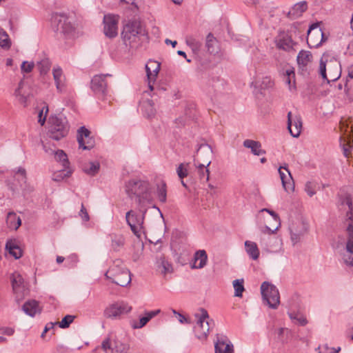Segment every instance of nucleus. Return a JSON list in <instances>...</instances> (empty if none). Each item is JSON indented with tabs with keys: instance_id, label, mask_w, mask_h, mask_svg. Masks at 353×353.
<instances>
[{
	"instance_id": "41",
	"label": "nucleus",
	"mask_w": 353,
	"mask_h": 353,
	"mask_svg": "<svg viewBox=\"0 0 353 353\" xmlns=\"http://www.w3.org/2000/svg\"><path fill=\"white\" fill-rule=\"evenodd\" d=\"M243 283V279H236L233 281L232 284L234 289V296L242 297L243 292L245 290Z\"/></svg>"
},
{
	"instance_id": "18",
	"label": "nucleus",
	"mask_w": 353,
	"mask_h": 353,
	"mask_svg": "<svg viewBox=\"0 0 353 353\" xmlns=\"http://www.w3.org/2000/svg\"><path fill=\"white\" fill-rule=\"evenodd\" d=\"M77 141L79 148L83 150H90L94 146V140L90 137V132L84 126L77 131Z\"/></svg>"
},
{
	"instance_id": "36",
	"label": "nucleus",
	"mask_w": 353,
	"mask_h": 353,
	"mask_svg": "<svg viewBox=\"0 0 353 353\" xmlns=\"http://www.w3.org/2000/svg\"><path fill=\"white\" fill-rule=\"evenodd\" d=\"M157 196L159 201L165 203L167 201V185L165 182L161 181L157 185Z\"/></svg>"
},
{
	"instance_id": "51",
	"label": "nucleus",
	"mask_w": 353,
	"mask_h": 353,
	"mask_svg": "<svg viewBox=\"0 0 353 353\" xmlns=\"http://www.w3.org/2000/svg\"><path fill=\"white\" fill-rule=\"evenodd\" d=\"M48 112V105L43 106L42 108V109L39 112L38 122L41 125H43L45 122H46V116H47Z\"/></svg>"
},
{
	"instance_id": "23",
	"label": "nucleus",
	"mask_w": 353,
	"mask_h": 353,
	"mask_svg": "<svg viewBox=\"0 0 353 353\" xmlns=\"http://www.w3.org/2000/svg\"><path fill=\"white\" fill-rule=\"evenodd\" d=\"M52 74L57 92L59 93L64 92L66 89V79L62 69L59 66L54 67Z\"/></svg>"
},
{
	"instance_id": "15",
	"label": "nucleus",
	"mask_w": 353,
	"mask_h": 353,
	"mask_svg": "<svg viewBox=\"0 0 353 353\" xmlns=\"http://www.w3.org/2000/svg\"><path fill=\"white\" fill-rule=\"evenodd\" d=\"M12 290L18 300L22 299L28 292L27 285L22 276L14 272L11 276Z\"/></svg>"
},
{
	"instance_id": "54",
	"label": "nucleus",
	"mask_w": 353,
	"mask_h": 353,
	"mask_svg": "<svg viewBox=\"0 0 353 353\" xmlns=\"http://www.w3.org/2000/svg\"><path fill=\"white\" fill-rule=\"evenodd\" d=\"M352 143L350 141L343 143V151L345 157H348L352 149Z\"/></svg>"
},
{
	"instance_id": "24",
	"label": "nucleus",
	"mask_w": 353,
	"mask_h": 353,
	"mask_svg": "<svg viewBox=\"0 0 353 353\" xmlns=\"http://www.w3.org/2000/svg\"><path fill=\"white\" fill-rule=\"evenodd\" d=\"M106 75H95L91 81V89L96 94H104L107 87Z\"/></svg>"
},
{
	"instance_id": "59",
	"label": "nucleus",
	"mask_w": 353,
	"mask_h": 353,
	"mask_svg": "<svg viewBox=\"0 0 353 353\" xmlns=\"http://www.w3.org/2000/svg\"><path fill=\"white\" fill-rule=\"evenodd\" d=\"M79 215L83 219V220H84L85 221H88L90 219L88 213L83 204L81 205V210L79 212Z\"/></svg>"
},
{
	"instance_id": "58",
	"label": "nucleus",
	"mask_w": 353,
	"mask_h": 353,
	"mask_svg": "<svg viewBox=\"0 0 353 353\" xmlns=\"http://www.w3.org/2000/svg\"><path fill=\"white\" fill-rule=\"evenodd\" d=\"M288 330L286 328L280 327L275 330V335L280 341H283V335L285 332H288Z\"/></svg>"
},
{
	"instance_id": "40",
	"label": "nucleus",
	"mask_w": 353,
	"mask_h": 353,
	"mask_svg": "<svg viewBox=\"0 0 353 353\" xmlns=\"http://www.w3.org/2000/svg\"><path fill=\"white\" fill-rule=\"evenodd\" d=\"M37 68L41 74H46L50 70L51 62L48 57H44L37 62Z\"/></svg>"
},
{
	"instance_id": "19",
	"label": "nucleus",
	"mask_w": 353,
	"mask_h": 353,
	"mask_svg": "<svg viewBox=\"0 0 353 353\" xmlns=\"http://www.w3.org/2000/svg\"><path fill=\"white\" fill-rule=\"evenodd\" d=\"M77 141L79 148L83 150H90L94 146V140L90 137V132L84 126L77 131Z\"/></svg>"
},
{
	"instance_id": "25",
	"label": "nucleus",
	"mask_w": 353,
	"mask_h": 353,
	"mask_svg": "<svg viewBox=\"0 0 353 353\" xmlns=\"http://www.w3.org/2000/svg\"><path fill=\"white\" fill-rule=\"evenodd\" d=\"M155 265L157 270L163 275H166L173 272L172 265L163 255L157 259Z\"/></svg>"
},
{
	"instance_id": "55",
	"label": "nucleus",
	"mask_w": 353,
	"mask_h": 353,
	"mask_svg": "<svg viewBox=\"0 0 353 353\" xmlns=\"http://www.w3.org/2000/svg\"><path fill=\"white\" fill-rule=\"evenodd\" d=\"M33 62L23 61L21 64V69L23 72H30L34 68Z\"/></svg>"
},
{
	"instance_id": "11",
	"label": "nucleus",
	"mask_w": 353,
	"mask_h": 353,
	"mask_svg": "<svg viewBox=\"0 0 353 353\" xmlns=\"http://www.w3.org/2000/svg\"><path fill=\"white\" fill-rule=\"evenodd\" d=\"M52 23L56 26L57 31L64 34L66 37H70L74 28L69 17L62 13H57L52 17Z\"/></svg>"
},
{
	"instance_id": "34",
	"label": "nucleus",
	"mask_w": 353,
	"mask_h": 353,
	"mask_svg": "<svg viewBox=\"0 0 353 353\" xmlns=\"http://www.w3.org/2000/svg\"><path fill=\"white\" fill-rule=\"evenodd\" d=\"M245 247L246 252L250 258L253 260L258 259L259 256V250L256 243L250 241H246L245 242Z\"/></svg>"
},
{
	"instance_id": "61",
	"label": "nucleus",
	"mask_w": 353,
	"mask_h": 353,
	"mask_svg": "<svg viewBox=\"0 0 353 353\" xmlns=\"http://www.w3.org/2000/svg\"><path fill=\"white\" fill-rule=\"evenodd\" d=\"M57 324V322H55V323H52V322H50V323H48L46 326H45V328H44V332H47L51 330H53L54 326Z\"/></svg>"
},
{
	"instance_id": "27",
	"label": "nucleus",
	"mask_w": 353,
	"mask_h": 353,
	"mask_svg": "<svg viewBox=\"0 0 353 353\" xmlns=\"http://www.w3.org/2000/svg\"><path fill=\"white\" fill-rule=\"evenodd\" d=\"M208 261V255L204 250L196 251L194 255V263L191 265L192 269H201L204 268Z\"/></svg>"
},
{
	"instance_id": "44",
	"label": "nucleus",
	"mask_w": 353,
	"mask_h": 353,
	"mask_svg": "<svg viewBox=\"0 0 353 353\" xmlns=\"http://www.w3.org/2000/svg\"><path fill=\"white\" fill-rule=\"evenodd\" d=\"M319 188L318 183L315 181H307L305 185V191L309 196H312L316 193Z\"/></svg>"
},
{
	"instance_id": "7",
	"label": "nucleus",
	"mask_w": 353,
	"mask_h": 353,
	"mask_svg": "<svg viewBox=\"0 0 353 353\" xmlns=\"http://www.w3.org/2000/svg\"><path fill=\"white\" fill-rule=\"evenodd\" d=\"M141 25L137 21H130L123 27L121 32L123 41L126 46L134 48L139 41Z\"/></svg>"
},
{
	"instance_id": "50",
	"label": "nucleus",
	"mask_w": 353,
	"mask_h": 353,
	"mask_svg": "<svg viewBox=\"0 0 353 353\" xmlns=\"http://www.w3.org/2000/svg\"><path fill=\"white\" fill-rule=\"evenodd\" d=\"M74 319V316L66 315L58 323H59V325L60 327L67 328L73 322Z\"/></svg>"
},
{
	"instance_id": "35",
	"label": "nucleus",
	"mask_w": 353,
	"mask_h": 353,
	"mask_svg": "<svg viewBox=\"0 0 353 353\" xmlns=\"http://www.w3.org/2000/svg\"><path fill=\"white\" fill-rule=\"evenodd\" d=\"M312 61V55L310 51L301 50L297 56V63L300 66L305 67Z\"/></svg>"
},
{
	"instance_id": "30",
	"label": "nucleus",
	"mask_w": 353,
	"mask_h": 353,
	"mask_svg": "<svg viewBox=\"0 0 353 353\" xmlns=\"http://www.w3.org/2000/svg\"><path fill=\"white\" fill-rule=\"evenodd\" d=\"M243 146L250 149L254 155L259 156L265 154V151L261 148V144L259 141L246 139L243 141Z\"/></svg>"
},
{
	"instance_id": "45",
	"label": "nucleus",
	"mask_w": 353,
	"mask_h": 353,
	"mask_svg": "<svg viewBox=\"0 0 353 353\" xmlns=\"http://www.w3.org/2000/svg\"><path fill=\"white\" fill-rule=\"evenodd\" d=\"M125 243L124 237L122 235H114L112 239V247L114 250H118Z\"/></svg>"
},
{
	"instance_id": "3",
	"label": "nucleus",
	"mask_w": 353,
	"mask_h": 353,
	"mask_svg": "<svg viewBox=\"0 0 353 353\" xmlns=\"http://www.w3.org/2000/svg\"><path fill=\"white\" fill-rule=\"evenodd\" d=\"M319 74L327 83L336 81L341 74L339 61L328 53H324L320 61Z\"/></svg>"
},
{
	"instance_id": "53",
	"label": "nucleus",
	"mask_w": 353,
	"mask_h": 353,
	"mask_svg": "<svg viewBox=\"0 0 353 353\" xmlns=\"http://www.w3.org/2000/svg\"><path fill=\"white\" fill-rule=\"evenodd\" d=\"M172 312L174 314V316L176 318V319L181 323H182V324H183V323L190 324L191 323V320L189 318H188V317L185 316L184 315H183L182 314L176 312L174 310H172Z\"/></svg>"
},
{
	"instance_id": "4",
	"label": "nucleus",
	"mask_w": 353,
	"mask_h": 353,
	"mask_svg": "<svg viewBox=\"0 0 353 353\" xmlns=\"http://www.w3.org/2000/svg\"><path fill=\"white\" fill-rule=\"evenodd\" d=\"M105 276L112 283L122 287L128 285L131 281L130 271L123 265L122 262L119 260L114 262L113 265L108 269Z\"/></svg>"
},
{
	"instance_id": "52",
	"label": "nucleus",
	"mask_w": 353,
	"mask_h": 353,
	"mask_svg": "<svg viewBox=\"0 0 353 353\" xmlns=\"http://www.w3.org/2000/svg\"><path fill=\"white\" fill-rule=\"evenodd\" d=\"M319 353H338L341 350V347L335 349L330 347L327 344L319 347Z\"/></svg>"
},
{
	"instance_id": "21",
	"label": "nucleus",
	"mask_w": 353,
	"mask_h": 353,
	"mask_svg": "<svg viewBox=\"0 0 353 353\" xmlns=\"http://www.w3.org/2000/svg\"><path fill=\"white\" fill-rule=\"evenodd\" d=\"M215 353H234L233 345L226 336L216 334L214 344Z\"/></svg>"
},
{
	"instance_id": "29",
	"label": "nucleus",
	"mask_w": 353,
	"mask_h": 353,
	"mask_svg": "<svg viewBox=\"0 0 353 353\" xmlns=\"http://www.w3.org/2000/svg\"><path fill=\"white\" fill-rule=\"evenodd\" d=\"M160 312V310H157L146 312L144 316L140 318L139 322L136 321L131 322L132 327L133 329H140L144 327L150 319L157 316Z\"/></svg>"
},
{
	"instance_id": "60",
	"label": "nucleus",
	"mask_w": 353,
	"mask_h": 353,
	"mask_svg": "<svg viewBox=\"0 0 353 353\" xmlns=\"http://www.w3.org/2000/svg\"><path fill=\"white\" fill-rule=\"evenodd\" d=\"M101 347L103 350L107 351L108 350L111 348L110 340V339H105L101 344Z\"/></svg>"
},
{
	"instance_id": "48",
	"label": "nucleus",
	"mask_w": 353,
	"mask_h": 353,
	"mask_svg": "<svg viewBox=\"0 0 353 353\" xmlns=\"http://www.w3.org/2000/svg\"><path fill=\"white\" fill-rule=\"evenodd\" d=\"M0 46L4 49H9L10 47L8 35L3 31H0Z\"/></svg>"
},
{
	"instance_id": "9",
	"label": "nucleus",
	"mask_w": 353,
	"mask_h": 353,
	"mask_svg": "<svg viewBox=\"0 0 353 353\" xmlns=\"http://www.w3.org/2000/svg\"><path fill=\"white\" fill-rule=\"evenodd\" d=\"M132 306L124 301H117L109 305L103 312L107 319H119L123 315L130 313Z\"/></svg>"
},
{
	"instance_id": "2",
	"label": "nucleus",
	"mask_w": 353,
	"mask_h": 353,
	"mask_svg": "<svg viewBox=\"0 0 353 353\" xmlns=\"http://www.w3.org/2000/svg\"><path fill=\"white\" fill-rule=\"evenodd\" d=\"M336 248L339 250V254L343 263L353 268V225L348 222L343 234L339 235L336 241Z\"/></svg>"
},
{
	"instance_id": "42",
	"label": "nucleus",
	"mask_w": 353,
	"mask_h": 353,
	"mask_svg": "<svg viewBox=\"0 0 353 353\" xmlns=\"http://www.w3.org/2000/svg\"><path fill=\"white\" fill-rule=\"evenodd\" d=\"M54 159L56 161H59L62 163L64 168H66L69 165L67 154L61 150H58L54 152Z\"/></svg>"
},
{
	"instance_id": "64",
	"label": "nucleus",
	"mask_w": 353,
	"mask_h": 353,
	"mask_svg": "<svg viewBox=\"0 0 353 353\" xmlns=\"http://www.w3.org/2000/svg\"><path fill=\"white\" fill-rule=\"evenodd\" d=\"M148 106L150 108V112L147 113V117L150 118L155 114V110L153 109L152 105L150 101L148 102Z\"/></svg>"
},
{
	"instance_id": "43",
	"label": "nucleus",
	"mask_w": 353,
	"mask_h": 353,
	"mask_svg": "<svg viewBox=\"0 0 353 353\" xmlns=\"http://www.w3.org/2000/svg\"><path fill=\"white\" fill-rule=\"evenodd\" d=\"M99 168L100 165L98 162H90L88 165L84 166L83 170L90 175H94L98 172Z\"/></svg>"
},
{
	"instance_id": "16",
	"label": "nucleus",
	"mask_w": 353,
	"mask_h": 353,
	"mask_svg": "<svg viewBox=\"0 0 353 353\" xmlns=\"http://www.w3.org/2000/svg\"><path fill=\"white\" fill-rule=\"evenodd\" d=\"M118 22L117 16L113 14H107L103 17V32L108 38H114L118 34Z\"/></svg>"
},
{
	"instance_id": "47",
	"label": "nucleus",
	"mask_w": 353,
	"mask_h": 353,
	"mask_svg": "<svg viewBox=\"0 0 353 353\" xmlns=\"http://www.w3.org/2000/svg\"><path fill=\"white\" fill-rule=\"evenodd\" d=\"M289 316L292 320L300 325L304 326L307 323V321L305 316L298 313H289Z\"/></svg>"
},
{
	"instance_id": "22",
	"label": "nucleus",
	"mask_w": 353,
	"mask_h": 353,
	"mask_svg": "<svg viewBox=\"0 0 353 353\" xmlns=\"http://www.w3.org/2000/svg\"><path fill=\"white\" fill-rule=\"evenodd\" d=\"M279 173L282 182L283 189L286 192L294 190V181L290 172L286 166H281L279 168Z\"/></svg>"
},
{
	"instance_id": "10",
	"label": "nucleus",
	"mask_w": 353,
	"mask_h": 353,
	"mask_svg": "<svg viewBox=\"0 0 353 353\" xmlns=\"http://www.w3.org/2000/svg\"><path fill=\"white\" fill-rule=\"evenodd\" d=\"M212 150L208 146L201 147L198 150V159H194V165L196 167L198 172L202 171L206 173L205 181H208L210 179V170L208 167L210 165Z\"/></svg>"
},
{
	"instance_id": "31",
	"label": "nucleus",
	"mask_w": 353,
	"mask_h": 353,
	"mask_svg": "<svg viewBox=\"0 0 353 353\" xmlns=\"http://www.w3.org/2000/svg\"><path fill=\"white\" fill-rule=\"evenodd\" d=\"M23 310L26 314L30 316H34L37 313H39L41 312L39 302L35 300L26 301L23 305Z\"/></svg>"
},
{
	"instance_id": "20",
	"label": "nucleus",
	"mask_w": 353,
	"mask_h": 353,
	"mask_svg": "<svg viewBox=\"0 0 353 353\" xmlns=\"http://www.w3.org/2000/svg\"><path fill=\"white\" fill-rule=\"evenodd\" d=\"M276 46L281 50L290 51L296 44L289 32H280L275 39Z\"/></svg>"
},
{
	"instance_id": "12",
	"label": "nucleus",
	"mask_w": 353,
	"mask_h": 353,
	"mask_svg": "<svg viewBox=\"0 0 353 353\" xmlns=\"http://www.w3.org/2000/svg\"><path fill=\"white\" fill-rule=\"evenodd\" d=\"M145 212L144 211L141 214H138L133 210H130L125 214V219L128 224L130 225L132 232L138 238H141L143 233Z\"/></svg>"
},
{
	"instance_id": "37",
	"label": "nucleus",
	"mask_w": 353,
	"mask_h": 353,
	"mask_svg": "<svg viewBox=\"0 0 353 353\" xmlns=\"http://www.w3.org/2000/svg\"><path fill=\"white\" fill-rule=\"evenodd\" d=\"M205 46L208 51L211 54H214L218 52L217 41L211 33H209L206 37Z\"/></svg>"
},
{
	"instance_id": "17",
	"label": "nucleus",
	"mask_w": 353,
	"mask_h": 353,
	"mask_svg": "<svg viewBox=\"0 0 353 353\" xmlns=\"http://www.w3.org/2000/svg\"><path fill=\"white\" fill-rule=\"evenodd\" d=\"M288 128L291 135L298 137L302 130V121L299 114H293L291 112L288 113Z\"/></svg>"
},
{
	"instance_id": "39",
	"label": "nucleus",
	"mask_w": 353,
	"mask_h": 353,
	"mask_svg": "<svg viewBox=\"0 0 353 353\" xmlns=\"http://www.w3.org/2000/svg\"><path fill=\"white\" fill-rule=\"evenodd\" d=\"M7 223L10 228L17 230L21 224V219L14 212H9L7 216Z\"/></svg>"
},
{
	"instance_id": "32",
	"label": "nucleus",
	"mask_w": 353,
	"mask_h": 353,
	"mask_svg": "<svg viewBox=\"0 0 353 353\" xmlns=\"http://www.w3.org/2000/svg\"><path fill=\"white\" fill-rule=\"evenodd\" d=\"M6 249L8 251L9 254L16 259L22 256V250L14 240L8 241L6 243Z\"/></svg>"
},
{
	"instance_id": "49",
	"label": "nucleus",
	"mask_w": 353,
	"mask_h": 353,
	"mask_svg": "<svg viewBox=\"0 0 353 353\" xmlns=\"http://www.w3.org/2000/svg\"><path fill=\"white\" fill-rule=\"evenodd\" d=\"M23 82L21 81L19 83V85H18V88L15 90L14 91V96L16 97V98L17 99V100L21 103H26V98L25 97V96L21 93V88L23 87Z\"/></svg>"
},
{
	"instance_id": "46",
	"label": "nucleus",
	"mask_w": 353,
	"mask_h": 353,
	"mask_svg": "<svg viewBox=\"0 0 353 353\" xmlns=\"http://www.w3.org/2000/svg\"><path fill=\"white\" fill-rule=\"evenodd\" d=\"M189 163H180L176 168V174L180 179H183L188 175Z\"/></svg>"
},
{
	"instance_id": "5",
	"label": "nucleus",
	"mask_w": 353,
	"mask_h": 353,
	"mask_svg": "<svg viewBox=\"0 0 353 353\" xmlns=\"http://www.w3.org/2000/svg\"><path fill=\"white\" fill-rule=\"evenodd\" d=\"M194 316L196 320L194 327V334L199 339L205 340L214 325V321L210 318L208 311L204 308H199Z\"/></svg>"
},
{
	"instance_id": "14",
	"label": "nucleus",
	"mask_w": 353,
	"mask_h": 353,
	"mask_svg": "<svg viewBox=\"0 0 353 353\" xmlns=\"http://www.w3.org/2000/svg\"><path fill=\"white\" fill-rule=\"evenodd\" d=\"M291 240L293 244H296L301 241V239L308 231V225L302 220H296L292 223L290 226Z\"/></svg>"
},
{
	"instance_id": "26",
	"label": "nucleus",
	"mask_w": 353,
	"mask_h": 353,
	"mask_svg": "<svg viewBox=\"0 0 353 353\" xmlns=\"http://www.w3.org/2000/svg\"><path fill=\"white\" fill-rule=\"evenodd\" d=\"M147 76L149 79V87L151 90L153 89L152 86L150 84L151 81H154L155 80L156 77L157 76L159 70H160V64L154 61H150L145 65Z\"/></svg>"
},
{
	"instance_id": "38",
	"label": "nucleus",
	"mask_w": 353,
	"mask_h": 353,
	"mask_svg": "<svg viewBox=\"0 0 353 353\" xmlns=\"http://www.w3.org/2000/svg\"><path fill=\"white\" fill-rule=\"evenodd\" d=\"M284 81L286 84L288 85L289 89L294 87L295 84V72L294 70L292 67H288L284 73Z\"/></svg>"
},
{
	"instance_id": "6",
	"label": "nucleus",
	"mask_w": 353,
	"mask_h": 353,
	"mask_svg": "<svg viewBox=\"0 0 353 353\" xmlns=\"http://www.w3.org/2000/svg\"><path fill=\"white\" fill-rule=\"evenodd\" d=\"M69 128V125L65 117L52 116L49 118L48 134L50 138L59 141L66 137Z\"/></svg>"
},
{
	"instance_id": "63",
	"label": "nucleus",
	"mask_w": 353,
	"mask_h": 353,
	"mask_svg": "<svg viewBox=\"0 0 353 353\" xmlns=\"http://www.w3.org/2000/svg\"><path fill=\"white\" fill-rule=\"evenodd\" d=\"M223 81H221L219 79H216V81L214 83H212V86L215 88L216 90H219V85H223Z\"/></svg>"
},
{
	"instance_id": "57",
	"label": "nucleus",
	"mask_w": 353,
	"mask_h": 353,
	"mask_svg": "<svg viewBox=\"0 0 353 353\" xmlns=\"http://www.w3.org/2000/svg\"><path fill=\"white\" fill-rule=\"evenodd\" d=\"M343 204H345L348 207V211L347 212V215L349 216V218L350 219H352V202L351 198L350 196H346L344 199Z\"/></svg>"
},
{
	"instance_id": "33",
	"label": "nucleus",
	"mask_w": 353,
	"mask_h": 353,
	"mask_svg": "<svg viewBox=\"0 0 353 353\" xmlns=\"http://www.w3.org/2000/svg\"><path fill=\"white\" fill-rule=\"evenodd\" d=\"M261 212H268L272 216L273 220L275 222V225L272 228H270L269 226H266L265 227V230L269 234L274 233L279 229V228L281 225L280 219H279V215L275 212H274L273 210H269L268 208H263V209H262L261 210Z\"/></svg>"
},
{
	"instance_id": "28",
	"label": "nucleus",
	"mask_w": 353,
	"mask_h": 353,
	"mask_svg": "<svg viewBox=\"0 0 353 353\" xmlns=\"http://www.w3.org/2000/svg\"><path fill=\"white\" fill-rule=\"evenodd\" d=\"M307 9V3L305 1H300L294 5L288 12V17L292 19H297L302 16L303 13Z\"/></svg>"
},
{
	"instance_id": "56",
	"label": "nucleus",
	"mask_w": 353,
	"mask_h": 353,
	"mask_svg": "<svg viewBox=\"0 0 353 353\" xmlns=\"http://www.w3.org/2000/svg\"><path fill=\"white\" fill-rule=\"evenodd\" d=\"M70 172L68 171H59L54 174L53 175V180L56 181H59L62 179H63L65 177H67L69 176Z\"/></svg>"
},
{
	"instance_id": "13",
	"label": "nucleus",
	"mask_w": 353,
	"mask_h": 353,
	"mask_svg": "<svg viewBox=\"0 0 353 353\" xmlns=\"http://www.w3.org/2000/svg\"><path fill=\"white\" fill-rule=\"evenodd\" d=\"M327 40L318 23L310 26L307 30V43L310 48H318Z\"/></svg>"
},
{
	"instance_id": "1",
	"label": "nucleus",
	"mask_w": 353,
	"mask_h": 353,
	"mask_svg": "<svg viewBox=\"0 0 353 353\" xmlns=\"http://www.w3.org/2000/svg\"><path fill=\"white\" fill-rule=\"evenodd\" d=\"M125 192L131 199H135L141 207L152 201V188L148 181L132 179L125 184Z\"/></svg>"
},
{
	"instance_id": "62",
	"label": "nucleus",
	"mask_w": 353,
	"mask_h": 353,
	"mask_svg": "<svg viewBox=\"0 0 353 353\" xmlns=\"http://www.w3.org/2000/svg\"><path fill=\"white\" fill-rule=\"evenodd\" d=\"M263 83H265V87H272L274 84L273 81L268 77L264 78Z\"/></svg>"
},
{
	"instance_id": "8",
	"label": "nucleus",
	"mask_w": 353,
	"mask_h": 353,
	"mask_svg": "<svg viewBox=\"0 0 353 353\" xmlns=\"http://www.w3.org/2000/svg\"><path fill=\"white\" fill-rule=\"evenodd\" d=\"M261 292L263 301L272 309H276L280 304V294L277 288L265 281L261 284Z\"/></svg>"
}]
</instances>
